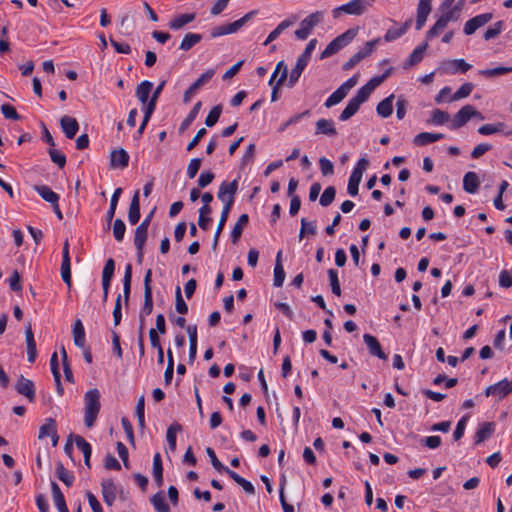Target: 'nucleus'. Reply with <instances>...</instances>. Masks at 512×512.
Here are the masks:
<instances>
[{"label":"nucleus","mask_w":512,"mask_h":512,"mask_svg":"<svg viewBox=\"0 0 512 512\" xmlns=\"http://www.w3.org/2000/svg\"><path fill=\"white\" fill-rule=\"evenodd\" d=\"M84 403V424L87 428H91L101 408L99 390L96 388L88 390L84 395Z\"/></svg>","instance_id":"obj_1"},{"label":"nucleus","mask_w":512,"mask_h":512,"mask_svg":"<svg viewBox=\"0 0 512 512\" xmlns=\"http://www.w3.org/2000/svg\"><path fill=\"white\" fill-rule=\"evenodd\" d=\"M369 161L366 158L358 160L357 165L353 169L347 186V192L351 196H356L359 191V184L362 179L363 172L367 169Z\"/></svg>","instance_id":"obj_2"},{"label":"nucleus","mask_w":512,"mask_h":512,"mask_svg":"<svg viewBox=\"0 0 512 512\" xmlns=\"http://www.w3.org/2000/svg\"><path fill=\"white\" fill-rule=\"evenodd\" d=\"M473 117H477L481 120L484 119L483 115L472 105L463 106L453 117L451 122V129L461 128Z\"/></svg>","instance_id":"obj_3"},{"label":"nucleus","mask_w":512,"mask_h":512,"mask_svg":"<svg viewBox=\"0 0 512 512\" xmlns=\"http://www.w3.org/2000/svg\"><path fill=\"white\" fill-rule=\"evenodd\" d=\"M511 393L512 380H508L507 378L493 385H489L484 391L486 397H495L497 400H502Z\"/></svg>","instance_id":"obj_4"},{"label":"nucleus","mask_w":512,"mask_h":512,"mask_svg":"<svg viewBox=\"0 0 512 512\" xmlns=\"http://www.w3.org/2000/svg\"><path fill=\"white\" fill-rule=\"evenodd\" d=\"M320 19V12L308 15L300 22V27L295 31V36L300 40L307 39L313 28L320 22Z\"/></svg>","instance_id":"obj_5"},{"label":"nucleus","mask_w":512,"mask_h":512,"mask_svg":"<svg viewBox=\"0 0 512 512\" xmlns=\"http://www.w3.org/2000/svg\"><path fill=\"white\" fill-rule=\"evenodd\" d=\"M238 191V180L234 179L231 182H222L219 186V190L217 193V197L221 200L224 205L231 202V207L233 206L235 195Z\"/></svg>","instance_id":"obj_6"},{"label":"nucleus","mask_w":512,"mask_h":512,"mask_svg":"<svg viewBox=\"0 0 512 512\" xmlns=\"http://www.w3.org/2000/svg\"><path fill=\"white\" fill-rule=\"evenodd\" d=\"M379 40H371L366 42L365 46L362 47L358 52L352 55L348 61L343 64V70L348 71L352 69L357 63H359L362 59L368 57L372 52Z\"/></svg>","instance_id":"obj_7"},{"label":"nucleus","mask_w":512,"mask_h":512,"mask_svg":"<svg viewBox=\"0 0 512 512\" xmlns=\"http://www.w3.org/2000/svg\"><path fill=\"white\" fill-rule=\"evenodd\" d=\"M374 2L375 0H351L350 2L335 9L334 12L343 11L350 15H361Z\"/></svg>","instance_id":"obj_8"},{"label":"nucleus","mask_w":512,"mask_h":512,"mask_svg":"<svg viewBox=\"0 0 512 512\" xmlns=\"http://www.w3.org/2000/svg\"><path fill=\"white\" fill-rule=\"evenodd\" d=\"M493 18L492 13L479 14L469 19L464 25V33L466 35H472L477 29L490 22Z\"/></svg>","instance_id":"obj_9"},{"label":"nucleus","mask_w":512,"mask_h":512,"mask_svg":"<svg viewBox=\"0 0 512 512\" xmlns=\"http://www.w3.org/2000/svg\"><path fill=\"white\" fill-rule=\"evenodd\" d=\"M215 74L214 69H208L205 73H203L194 83H192L189 88L184 92L183 101L188 103L193 97L194 93L204 86Z\"/></svg>","instance_id":"obj_10"},{"label":"nucleus","mask_w":512,"mask_h":512,"mask_svg":"<svg viewBox=\"0 0 512 512\" xmlns=\"http://www.w3.org/2000/svg\"><path fill=\"white\" fill-rule=\"evenodd\" d=\"M15 389L17 393L25 396L30 402L35 401V386L33 381L25 378L23 375H20L16 384Z\"/></svg>","instance_id":"obj_11"},{"label":"nucleus","mask_w":512,"mask_h":512,"mask_svg":"<svg viewBox=\"0 0 512 512\" xmlns=\"http://www.w3.org/2000/svg\"><path fill=\"white\" fill-rule=\"evenodd\" d=\"M51 437L52 445L55 447L58 444L59 436L57 434L56 421L53 418L45 419L43 425L39 428L38 438Z\"/></svg>","instance_id":"obj_12"},{"label":"nucleus","mask_w":512,"mask_h":512,"mask_svg":"<svg viewBox=\"0 0 512 512\" xmlns=\"http://www.w3.org/2000/svg\"><path fill=\"white\" fill-rule=\"evenodd\" d=\"M153 213L154 212L151 211L135 230L134 245L136 248H140L141 245H145L148 236V227L153 217Z\"/></svg>","instance_id":"obj_13"},{"label":"nucleus","mask_w":512,"mask_h":512,"mask_svg":"<svg viewBox=\"0 0 512 512\" xmlns=\"http://www.w3.org/2000/svg\"><path fill=\"white\" fill-rule=\"evenodd\" d=\"M61 277L62 280L71 287V265L69 256V243L66 240L62 250V263H61Z\"/></svg>","instance_id":"obj_14"},{"label":"nucleus","mask_w":512,"mask_h":512,"mask_svg":"<svg viewBox=\"0 0 512 512\" xmlns=\"http://www.w3.org/2000/svg\"><path fill=\"white\" fill-rule=\"evenodd\" d=\"M363 340L371 355L376 356L382 360L387 359V355L383 352L381 345L375 336L370 334H364Z\"/></svg>","instance_id":"obj_15"},{"label":"nucleus","mask_w":512,"mask_h":512,"mask_svg":"<svg viewBox=\"0 0 512 512\" xmlns=\"http://www.w3.org/2000/svg\"><path fill=\"white\" fill-rule=\"evenodd\" d=\"M60 126L68 139H73L79 130V124L77 120L66 115L60 119Z\"/></svg>","instance_id":"obj_16"},{"label":"nucleus","mask_w":512,"mask_h":512,"mask_svg":"<svg viewBox=\"0 0 512 512\" xmlns=\"http://www.w3.org/2000/svg\"><path fill=\"white\" fill-rule=\"evenodd\" d=\"M230 210H231V202L227 203V205H224L223 209L221 211L220 219L218 221V224H217V227H216V230H215V233H214V237H213V243H212V249L213 250H215L217 248L220 235H221V233H222V231L224 229V226H225V224L227 222Z\"/></svg>","instance_id":"obj_17"},{"label":"nucleus","mask_w":512,"mask_h":512,"mask_svg":"<svg viewBox=\"0 0 512 512\" xmlns=\"http://www.w3.org/2000/svg\"><path fill=\"white\" fill-rule=\"evenodd\" d=\"M129 163V155L126 150H113L110 155V166L112 168H125Z\"/></svg>","instance_id":"obj_18"},{"label":"nucleus","mask_w":512,"mask_h":512,"mask_svg":"<svg viewBox=\"0 0 512 512\" xmlns=\"http://www.w3.org/2000/svg\"><path fill=\"white\" fill-rule=\"evenodd\" d=\"M115 271V262L112 258H109L103 268L102 271V289L105 290L106 293H109V288L111 284V280L113 278Z\"/></svg>","instance_id":"obj_19"},{"label":"nucleus","mask_w":512,"mask_h":512,"mask_svg":"<svg viewBox=\"0 0 512 512\" xmlns=\"http://www.w3.org/2000/svg\"><path fill=\"white\" fill-rule=\"evenodd\" d=\"M494 430L495 425L493 422H484L480 424L475 433V444L478 445L490 438Z\"/></svg>","instance_id":"obj_20"},{"label":"nucleus","mask_w":512,"mask_h":512,"mask_svg":"<svg viewBox=\"0 0 512 512\" xmlns=\"http://www.w3.org/2000/svg\"><path fill=\"white\" fill-rule=\"evenodd\" d=\"M315 134L316 135H327L330 137L336 136L337 131L335 129L334 122L332 120H328V119H324V118L319 119L316 122Z\"/></svg>","instance_id":"obj_21"},{"label":"nucleus","mask_w":512,"mask_h":512,"mask_svg":"<svg viewBox=\"0 0 512 512\" xmlns=\"http://www.w3.org/2000/svg\"><path fill=\"white\" fill-rule=\"evenodd\" d=\"M102 495L105 503L111 506L116 499V486L111 479H106L101 484Z\"/></svg>","instance_id":"obj_22"},{"label":"nucleus","mask_w":512,"mask_h":512,"mask_svg":"<svg viewBox=\"0 0 512 512\" xmlns=\"http://www.w3.org/2000/svg\"><path fill=\"white\" fill-rule=\"evenodd\" d=\"M25 338L27 347V359L30 363H33L37 356V350L33 331L30 324L27 326L25 330Z\"/></svg>","instance_id":"obj_23"},{"label":"nucleus","mask_w":512,"mask_h":512,"mask_svg":"<svg viewBox=\"0 0 512 512\" xmlns=\"http://www.w3.org/2000/svg\"><path fill=\"white\" fill-rule=\"evenodd\" d=\"M140 219V201H139V191L137 190L131 200L129 211H128V220L130 224L135 225Z\"/></svg>","instance_id":"obj_24"},{"label":"nucleus","mask_w":512,"mask_h":512,"mask_svg":"<svg viewBox=\"0 0 512 512\" xmlns=\"http://www.w3.org/2000/svg\"><path fill=\"white\" fill-rule=\"evenodd\" d=\"M428 47L427 43H423L416 47L410 56L406 59L404 63V68H410L418 63H420L424 57V53Z\"/></svg>","instance_id":"obj_25"},{"label":"nucleus","mask_w":512,"mask_h":512,"mask_svg":"<svg viewBox=\"0 0 512 512\" xmlns=\"http://www.w3.org/2000/svg\"><path fill=\"white\" fill-rule=\"evenodd\" d=\"M480 185V180L476 172H467L463 178V189L470 194H474Z\"/></svg>","instance_id":"obj_26"},{"label":"nucleus","mask_w":512,"mask_h":512,"mask_svg":"<svg viewBox=\"0 0 512 512\" xmlns=\"http://www.w3.org/2000/svg\"><path fill=\"white\" fill-rule=\"evenodd\" d=\"M195 13H186L181 14L176 17H174L168 24L169 28L172 30H180L185 25L193 22L195 20Z\"/></svg>","instance_id":"obj_27"},{"label":"nucleus","mask_w":512,"mask_h":512,"mask_svg":"<svg viewBox=\"0 0 512 512\" xmlns=\"http://www.w3.org/2000/svg\"><path fill=\"white\" fill-rule=\"evenodd\" d=\"M51 490H52L53 501H54V504H55L56 508L58 509V511L59 512H69V510L66 506L64 495L61 492L60 487L58 486V484L56 482L51 483Z\"/></svg>","instance_id":"obj_28"},{"label":"nucleus","mask_w":512,"mask_h":512,"mask_svg":"<svg viewBox=\"0 0 512 512\" xmlns=\"http://www.w3.org/2000/svg\"><path fill=\"white\" fill-rule=\"evenodd\" d=\"M282 251H278L276 255L275 267H274V280L273 284L275 287H281L285 280V271L282 265Z\"/></svg>","instance_id":"obj_29"},{"label":"nucleus","mask_w":512,"mask_h":512,"mask_svg":"<svg viewBox=\"0 0 512 512\" xmlns=\"http://www.w3.org/2000/svg\"><path fill=\"white\" fill-rule=\"evenodd\" d=\"M442 138H444V134L441 133L422 132L415 136L414 144L419 146H425L430 143L439 141Z\"/></svg>","instance_id":"obj_30"},{"label":"nucleus","mask_w":512,"mask_h":512,"mask_svg":"<svg viewBox=\"0 0 512 512\" xmlns=\"http://www.w3.org/2000/svg\"><path fill=\"white\" fill-rule=\"evenodd\" d=\"M307 64H308V61L304 60L301 57H298L296 64H295L294 68L291 70L290 75H289V79H288L289 87H293L296 84V82L299 80V78H300L303 70L307 66Z\"/></svg>","instance_id":"obj_31"},{"label":"nucleus","mask_w":512,"mask_h":512,"mask_svg":"<svg viewBox=\"0 0 512 512\" xmlns=\"http://www.w3.org/2000/svg\"><path fill=\"white\" fill-rule=\"evenodd\" d=\"M73 341L79 348L85 347V330L80 319H77L73 325Z\"/></svg>","instance_id":"obj_32"},{"label":"nucleus","mask_w":512,"mask_h":512,"mask_svg":"<svg viewBox=\"0 0 512 512\" xmlns=\"http://www.w3.org/2000/svg\"><path fill=\"white\" fill-rule=\"evenodd\" d=\"M226 474L231 479H233L238 485H240L247 494L252 495L255 493V488H254L253 484L251 482L247 481L245 478L241 477L239 474H237L233 470L226 469Z\"/></svg>","instance_id":"obj_33"},{"label":"nucleus","mask_w":512,"mask_h":512,"mask_svg":"<svg viewBox=\"0 0 512 512\" xmlns=\"http://www.w3.org/2000/svg\"><path fill=\"white\" fill-rule=\"evenodd\" d=\"M393 100H394V95L391 94L388 97H386L385 99H383L381 102L378 103V105L376 107V111L379 116H381L383 118H387L392 114Z\"/></svg>","instance_id":"obj_34"},{"label":"nucleus","mask_w":512,"mask_h":512,"mask_svg":"<svg viewBox=\"0 0 512 512\" xmlns=\"http://www.w3.org/2000/svg\"><path fill=\"white\" fill-rule=\"evenodd\" d=\"M412 23V20L409 19L403 23V25L399 28H390L387 30L384 39L387 42L393 41L404 35L407 30L409 29L410 25Z\"/></svg>","instance_id":"obj_35"},{"label":"nucleus","mask_w":512,"mask_h":512,"mask_svg":"<svg viewBox=\"0 0 512 512\" xmlns=\"http://www.w3.org/2000/svg\"><path fill=\"white\" fill-rule=\"evenodd\" d=\"M249 217L247 214H242L238 218L237 223L234 225L232 232H231V240L234 244H236L243 232L244 227L248 224Z\"/></svg>","instance_id":"obj_36"},{"label":"nucleus","mask_w":512,"mask_h":512,"mask_svg":"<svg viewBox=\"0 0 512 512\" xmlns=\"http://www.w3.org/2000/svg\"><path fill=\"white\" fill-rule=\"evenodd\" d=\"M153 88V83L145 80L142 81L136 88V96L142 104H146L149 100V94Z\"/></svg>","instance_id":"obj_37"},{"label":"nucleus","mask_w":512,"mask_h":512,"mask_svg":"<svg viewBox=\"0 0 512 512\" xmlns=\"http://www.w3.org/2000/svg\"><path fill=\"white\" fill-rule=\"evenodd\" d=\"M36 192L51 205L59 201V195L46 185H37L34 187Z\"/></svg>","instance_id":"obj_38"},{"label":"nucleus","mask_w":512,"mask_h":512,"mask_svg":"<svg viewBox=\"0 0 512 512\" xmlns=\"http://www.w3.org/2000/svg\"><path fill=\"white\" fill-rule=\"evenodd\" d=\"M75 444L80 449L84 456L85 465L90 468V457H91V445L81 436H75Z\"/></svg>","instance_id":"obj_39"},{"label":"nucleus","mask_w":512,"mask_h":512,"mask_svg":"<svg viewBox=\"0 0 512 512\" xmlns=\"http://www.w3.org/2000/svg\"><path fill=\"white\" fill-rule=\"evenodd\" d=\"M131 280H132V265L127 264L125 267L123 277V297L124 302L127 305L129 303L130 292H131Z\"/></svg>","instance_id":"obj_40"},{"label":"nucleus","mask_w":512,"mask_h":512,"mask_svg":"<svg viewBox=\"0 0 512 512\" xmlns=\"http://www.w3.org/2000/svg\"><path fill=\"white\" fill-rule=\"evenodd\" d=\"M202 39L201 34L197 33H187L184 35L179 49L182 51H189L192 49L196 44H198Z\"/></svg>","instance_id":"obj_41"},{"label":"nucleus","mask_w":512,"mask_h":512,"mask_svg":"<svg viewBox=\"0 0 512 512\" xmlns=\"http://www.w3.org/2000/svg\"><path fill=\"white\" fill-rule=\"evenodd\" d=\"M153 477L158 487L163 484V466L161 456L156 453L153 458Z\"/></svg>","instance_id":"obj_42"},{"label":"nucleus","mask_w":512,"mask_h":512,"mask_svg":"<svg viewBox=\"0 0 512 512\" xmlns=\"http://www.w3.org/2000/svg\"><path fill=\"white\" fill-rule=\"evenodd\" d=\"M57 477L60 481H62L66 486L70 487L74 482V475L72 472L67 470L61 462L57 463L56 466Z\"/></svg>","instance_id":"obj_43"},{"label":"nucleus","mask_w":512,"mask_h":512,"mask_svg":"<svg viewBox=\"0 0 512 512\" xmlns=\"http://www.w3.org/2000/svg\"><path fill=\"white\" fill-rule=\"evenodd\" d=\"M465 0H460L452 9L443 10L441 14V18H443L447 23L451 21H457L459 19V13L464 6Z\"/></svg>","instance_id":"obj_44"},{"label":"nucleus","mask_w":512,"mask_h":512,"mask_svg":"<svg viewBox=\"0 0 512 512\" xmlns=\"http://www.w3.org/2000/svg\"><path fill=\"white\" fill-rule=\"evenodd\" d=\"M151 503L157 512H170L169 505L166 503L165 496L162 491L151 497Z\"/></svg>","instance_id":"obj_45"},{"label":"nucleus","mask_w":512,"mask_h":512,"mask_svg":"<svg viewBox=\"0 0 512 512\" xmlns=\"http://www.w3.org/2000/svg\"><path fill=\"white\" fill-rule=\"evenodd\" d=\"M121 193H122V188H117V189H115V191L113 192V194L111 196L110 206H109V209H108L107 215H106V221H107L108 225L111 223V221L115 215L117 204H118L119 198L121 196Z\"/></svg>","instance_id":"obj_46"},{"label":"nucleus","mask_w":512,"mask_h":512,"mask_svg":"<svg viewBox=\"0 0 512 512\" xmlns=\"http://www.w3.org/2000/svg\"><path fill=\"white\" fill-rule=\"evenodd\" d=\"M506 125L503 122L495 124H484L478 128V133L481 135H491L499 132H503Z\"/></svg>","instance_id":"obj_47"},{"label":"nucleus","mask_w":512,"mask_h":512,"mask_svg":"<svg viewBox=\"0 0 512 512\" xmlns=\"http://www.w3.org/2000/svg\"><path fill=\"white\" fill-rule=\"evenodd\" d=\"M201 102H197L194 107L191 109V111L189 112V114L186 116V118L182 121L180 127H179V131L182 133L184 132L192 123L193 121L195 120V118L197 117L198 115V112L201 108Z\"/></svg>","instance_id":"obj_48"},{"label":"nucleus","mask_w":512,"mask_h":512,"mask_svg":"<svg viewBox=\"0 0 512 512\" xmlns=\"http://www.w3.org/2000/svg\"><path fill=\"white\" fill-rule=\"evenodd\" d=\"M182 427L178 423H174L170 425L167 429L166 439L169 445V448L174 451L176 449V434L181 431Z\"/></svg>","instance_id":"obj_49"},{"label":"nucleus","mask_w":512,"mask_h":512,"mask_svg":"<svg viewBox=\"0 0 512 512\" xmlns=\"http://www.w3.org/2000/svg\"><path fill=\"white\" fill-rule=\"evenodd\" d=\"M135 414L138 420L139 427L141 429L145 428V397L144 395L140 396L136 408H135Z\"/></svg>","instance_id":"obj_50"},{"label":"nucleus","mask_w":512,"mask_h":512,"mask_svg":"<svg viewBox=\"0 0 512 512\" xmlns=\"http://www.w3.org/2000/svg\"><path fill=\"white\" fill-rule=\"evenodd\" d=\"M346 96L347 93L339 87L326 99L324 105L325 107L330 108L340 103Z\"/></svg>","instance_id":"obj_51"},{"label":"nucleus","mask_w":512,"mask_h":512,"mask_svg":"<svg viewBox=\"0 0 512 512\" xmlns=\"http://www.w3.org/2000/svg\"><path fill=\"white\" fill-rule=\"evenodd\" d=\"M360 106L355 103L352 99H350L347 103V106L344 108V110L341 112L339 116V120L341 121H347L352 116L356 114V112L359 110Z\"/></svg>","instance_id":"obj_52"},{"label":"nucleus","mask_w":512,"mask_h":512,"mask_svg":"<svg viewBox=\"0 0 512 512\" xmlns=\"http://www.w3.org/2000/svg\"><path fill=\"white\" fill-rule=\"evenodd\" d=\"M474 88V85L472 83H464L460 86V88L451 96L450 101H457L463 98L468 97L472 90Z\"/></svg>","instance_id":"obj_53"},{"label":"nucleus","mask_w":512,"mask_h":512,"mask_svg":"<svg viewBox=\"0 0 512 512\" xmlns=\"http://www.w3.org/2000/svg\"><path fill=\"white\" fill-rule=\"evenodd\" d=\"M512 72V66L511 67H496V68H488L483 69L479 71V74L486 76V77H496L499 75H504Z\"/></svg>","instance_id":"obj_54"},{"label":"nucleus","mask_w":512,"mask_h":512,"mask_svg":"<svg viewBox=\"0 0 512 512\" xmlns=\"http://www.w3.org/2000/svg\"><path fill=\"white\" fill-rule=\"evenodd\" d=\"M448 23L443 19L439 18L435 24L427 31L426 37L431 39L438 36L446 27Z\"/></svg>","instance_id":"obj_55"},{"label":"nucleus","mask_w":512,"mask_h":512,"mask_svg":"<svg viewBox=\"0 0 512 512\" xmlns=\"http://www.w3.org/2000/svg\"><path fill=\"white\" fill-rule=\"evenodd\" d=\"M328 277H329L332 293L335 294L336 296H340L341 295V287H340V282L338 279L337 271L335 269H329Z\"/></svg>","instance_id":"obj_56"},{"label":"nucleus","mask_w":512,"mask_h":512,"mask_svg":"<svg viewBox=\"0 0 512 512\" xmlns=\"http://www.w3.org/2000/svg\"><path fill=\"white\" fill-rule=\"evenodd\" d=\"M152 311H153L152 292L151 293L144 292V303L140 310L139 317L145 318V316L150 315L152 313Z\"/></svg>","instance_id":"obj_57"},{"label":"nucleus","mask_w":512,"mask_h":512,"mask_svg":"<svg viewBox=\"0 0 512 512\" xmlns=\"http://www.w3.org/2000/svg\"><path fill=\"white\" fill-rule=\"evenodd\" d=\"M221 113H222L221 105H216L215 107H213L205 119L206 126L207 127L214 126L218 122Z\"/></svg>","instance_id":"obj_58"},{"label":"nucleus","mask_w":512,"mask_h":512,"mask_svg":"<svg viewBox=\"0 0 512 512\" xmlns=\"http://www.w3.org/2000/svg\"><path fill=\"white\" fill-rule=\"evenodd\" d=\"M336 189L333 186L327 187L320 197V204L324 207L329 206L335 199Z\"/></svg>","instance_id":"obj_59"},{"label":"nucleus","mask_w":512,"mask_h":512,"mask_svg":"<svg viewBox=\"0 0 512 512\" xmlns=\"http://www.w3.org/2000/svg\"><path fill=\"white\" fill-rule=\"evenodd\" d=\"M125 231L126 226L123 220L120 218L116 219L113 224V236L115 240L121 242L124 238Z\"/></svg>","instance_id":"obj_60"},{"label":"nucleus","mask_w":512,"mask_h":512,"mask_svg":"<svg viewBox=\"0 0 512 512\" xmlns=\"http://www.w3.org/2000/svg\"><path fill=\"white\" fill-rule=\"evenodd\" d=\"M372 91L370 90V87H367L366 85L362 86L356 93L354 97L351 99L357 103L359 106H361L364 102L368 100L370 97Z\"/></svg>","instance_id":"obj_61"},{"label":"nucleus","mask_w":512,"mask_h":512,"mask_svg":"<svg viewBox=\"0 0 512 512\" xmlns=\"http://www.w3.org/2000/svg\"><path fill=\"white\" fill-rule=\"evenodd\" d=\"M175 309L179 314H187L188 312V306L182 297L181 289L179 286L175 291Z\"/></svg>","instance_id":"obj_62"},{"label":"nucleus","mask_w":512,"mask_h":512,"mask_svg":"<svg viewBox=\"0 0 512 512\" xmlns=\"http://www.w3.org/2000/svg\"><path fill=\"white\" fill-rule=\"evenodd\" d=\"M503 30V21H497L493 26L489 27L484 33L485 40H491L497 37Z\"/></svg>","instance_id":"obj_63"},{"label":"nucleus","mask_w":512,"mask_h":512,"mask_svg":"<svg viewBox=\"0 0 512 512\" xmlns=\"http://www.w3.org/2000/svg\"><path fill=\"white\" fill-rule=\"evenodd\" d=\"M450 116L447 112L442 111L440 109H435L432 112V117L430 119V122L435 125H443L449 120Z\"/></svg>","instance_id":"obj_64"}]
</instances>
